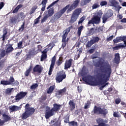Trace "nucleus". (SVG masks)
I'll return each instance as SVG.
<instances>
[{"instance_id":"f257e3e1","label":"nucleus","mask_w":126,"mask_h":126,"mask_svg":"<svg viewBox=\"0 0 126 126\" xmlns=\"http://www.w3.org/2000/svg\"><path fill=\"white\" fill-rule=\"evenodd\" d=\"M97 61L95 62L96 64H95V61H94V63L96 66L100 67L98 69L96 75V77L99 82L96 80L92 81L91 77H84L83 78V80L92 86H97L98 85L100 86L99 88L100 90H103L104 87H106L109 84L108 83L106 82L110 79L111 73H112V67L108 62H104V60L102 59L98 58Z\"/></svg>"},{"instance_id":"f03ea898","label":"nucleus","mask_w":126,"mask_h":126,"mask_svg":"<svg viewBox=\"0 0 126 126\" xmlns=\"http://www.w3.org/2000/svg\"><path fill=\"white\" fill-rule=\"evenodd\" d=\"M25 112L22 114V119L25 120L29 117H30L32 114L35 112L33 108L30 107L29 104H27L25 106Z\"/></svg>"},{"instance_id":"7ed1b4c3","label":"nucleus","mask_w":126,"mask_h":126,"mask_svg":"<svg viewBox=\"0 0 126 126\" xmlns=\"http://www.w3.org/2000/svg\"><path fill=\"white\" fill-rule=\"evenodd\" d=\"M72 29V26H70L63 32V39H62L63 48H64V47L66 46V42L68 41V38H66V37H67V35L68 33H69V32L70 31V29Z\"/></svg>"},{"instance_id":"20e7f679","label":"nucleus","mask_w":126,"mask_h":126,"mask_svg":"<svg viewBox=\"0 0 126 126\" xmlns=\"http://www.w3.org/2000/svg\"><path fill=\"white\" fill-rule=\"evenodd\" d=\"M81 13V8L76 9L72 14L70 23H74L77 20L80 14Z\"/></svg>"},{"instance_id":"39448f33","label":"nucleus","mask_w":126,"mask_h":126,"mask_svg":"<svg viewBox=\"0 0 126 126\" xmlns=\"http://www.w3.org/2000/svg\"><path fill=\"white\" fill-rule=\"evenodd\" d=\"M102 17V13L98 12L97 13L96 16L93 18L88 23L89 26L90 24H98L100 23V19Z\"/></svg>"},{"instance_id":"423d86ee","label":"nucleus","mask_w":126,"mask_h":126,"mask_svg":"<svg viewBox=\"0 0 126 126\" xmlns=\"http://www.w3.org/2000/svg\"><path fill=\"white\" fill-rule=\"evenodd\" d=\"M55 47V44L54 43H50L47 45V47L46 49H45L43 52H42V55L41 57L40 61L41 62H43L44 60H45V59L47 58V53L49 50H52L53 48Z\"/></svg>"},{"instance_id":"0eeeda50","label":"nucleus","mask_w":126,"mask_h":126,"mask_svg":"<svg viewBox=\"0 0 126 126\" xmlns=\"http://www.w3.org/2000/svg\"><path fill=\"white\" fill-rule=\"evenodd\" d=\"M66 76L65 74L63 72L59 73L56 77V80L58 83H60V82H62L65 78Z\"/></svg>"},{"instance_id":"6e6552de","label":"nucleus","mask_w":126,"mask_h":126,"mask_svg":"<svg viewBox=\"0 0 126 126\" xmlns=\"http://www.w3.org/2000/svg\"><path fill=\"white\" fill-rule=\"evenodd\" d=\"M46 109V110L45 115L46 119H49L50 117L55 115V113L53 111V109H50L49 106H47Z\"/></svg>"},{"instance_id":"1a4fd4ad","label":"nucleus","mask_w":126,"mask_h":126,"mask_svg":"<svg viewBox=\"0 0 126 126\" xmlns=\"http://www.w3.org/2000/svg\"><path fill=\"white\" fill-rule=\"evenodd\" d=\"M113 15V11L111 10H109L107 11V13L103 15L102 17L103 23H106L107 19L110 18Z\"/></svg>"},{"instance_id":"9d476101","label":"nucleus","mask_w":126,"mask_h":126,"mask_svg":"<svg viewBox=\"0 0 126 126\" xmlns=\"http://www.w3.org/2000/svg\"><path fill=\"white\" fill-rule=\"evenodd\" d=\"M78 3H79V0H76L74 1L73 4L70 6L68 9L67 10V13L70 12V11H72L73 9H75L76 7H77V6H78Z\"/></svg>"},{"instance_id":"9b49d317","label":"nucleus","mask_w":126,"mask_h":126,"mask_svg":"<svg viewBox=\"0 0 126 126\" xmlns=\"http://www.w3.org/2000/svg\"><path fill=\"white\" fill-rule=\"evenodd\" d=\"M12 82H14V79L12 77H10L9 81L2 80L0 81V84L2 85H11L13 84Z\"/></svg>"},{"instance_id":"f8f14e48","label":"nucleus","mask_w":126,"mask_h":126,"mask_svg":"<svg viewBox=\"0 0 126 126\" xmlns=\"http://www.w3.org/2000/svg\"><path fill=\"white\" fill-rule=\"evenodd\" d=\"M26 94H27V93L21 92L18 94L16 95L15 100L17 102H18L19 100H21V99H22V98H24L25 96H26Z\"/></svg>"},{"instance_id":"ddd939ff","label":"nucleus","mask_w":126,"mask_h":126,"mask_svg":"<svg viewBox=\"0 0 126 126\" xmlns=\"http://www.w3.org/2000/svg\"><path fill=\"white\" fill-rule=\"evenodd\" d=\"M56 63V57L54 56L52 58L51 61V64L50 65L49 71L48 72L49 75H51L52 74V72H53V68H54V66H55V63Z\"/></svg>"},{"instance_id":"4468645a","label":"nucleus","mask_w":126,"mask_h":126,"mask_svg":"<svg viewBox=\"0 0 126 126\" xmlns=\"http://www.w3.org/2000/svg\"><path fill=\"white\" fill-rule=\"evenodd\" d=\"M109 1L111 6H114L117 8H119V9L122 8V7L119 6V2H117L116 0H109Z\"/></svg>"},{"instance_id":"2eb2a0df","label":"nucleus","mask_w":126,"mask_h":126,"mask_svg":"<svg viewBox=\"0 0 126 126\" xmlns=\"http://www.w3.org/2000/svg\"><path fill=\"white\" fill-rule=\"evenodd\" d=\"M9 110L10 112L12 113V112H16L21 110V107L20 106H17L16 105H11L9 107Z\"/></svg>"},{"instance_id":"dca6fc26","label":"nucleus","mask_w":126,"mask_h":126,"mask_svg":"<svg viewBox=\"0 0 126 126\" xmlns=\"http://www.w3.org/2000/svg\"><path fill=\"white\" fill-rule=\"evenodd\" d=\"M126 36H120L114 39L113 40V42L114 43H120V42H122V41H124V42H125V41H126Z\"/></svg>"},{"instance_id":"f3484780","label":"nucleus","mask_w":126,"mask_h":126,"mask_svg":"<svg viewBox=\"0 0 126 126\" xmlns=\"http://www.w3.org/2000/svg\"><path fill=\"white\" fill-rule=\"evenodd\" d=\"M99 39L98 37H94L93 39H92L91 41H90L88 43L87 45V46L88 48H90L91 46H92L93 44H94V43H97L98 41H99Z\"/></svg>"},{"instance_id":"a211bd4d","label":"nucleus","mask_w":126,"mask_h":126,"mask_svg":"<svg viewBox=\"0 0 126 126\" xmlns=\"http://www.w3.org/2000/svg\"><path fill=\"white\" fill-rule=\"evenodd\" d=\"M43 70V67L41 66L40 65H36L33 67V71L34 72H38V73H41Z\"/></svg>"},{"instance_id":"6ab92c4d","label":"nucleus","mask_w":126,"mask_h":126,"mask_svg":"<svg viewBox=\"0 0 126 126\" xmlns=\"http://www.w3.org/2000/svg\"><path fill=\"white\" fill-rule=\"evenodd\" d=\"M124 47H126V41H124V44L120 43L115 47H113V50H119V49H122Z\"/></svg>"},{"instance_id":"aec40b11","label":"nucleus","mask_w":126,"mask_h":126,"mask_svg":"<svg viewBox=\"0 0 126 126\" xmlns=\"http://www.w3.org/2000/svg\"><path fill=\"white\" fill-rule=\"evenodd\" d=\"M13 50H14V49L12 47V45L8 44L7 45L6 53V54H9V53H11Z\"/></svg>"},{"instance_id":"412c9836","label":"nucleus","mask_w":126,"mask_h":126,"mask_svg":"<svg viewBox=\"0 0 126 126\" xmlns=\"http://www.w3.org/2000/svg\"><path fill=\"white\" fill-rule=\"evenodd\" d=\"M71 62H72L71 59L66 61L64 65V69H67V68L70 67V66L71 65Z\"/></svg>"},{"instance_id":"4be33fe9","label":"nucleus","mask_w":126,"mask_h":126,"mask_svg":"<svg viewBox=\"0 0 126 126\" xmlns=\"http://www.w3.org/2000/svg\"><path fill=\"white\" fill-rule=\"evenodd\" d=\"M60 109H61V105L54 104V107L52 109L55 113H56V112H58Z\"/></svg>"},{"instance_id":"5701e85b","label":"nucleus","mask_w":126,"mask_h":126,"mask_svg":"<svg viewBox=\"0 0 126 126\" xmlns=\"http://www.w3.org/2000/svg\"><path fill=\"white\" fill-rule=\"evenodd\" d=\"M101 111H102V109H101V108L94 106V114H101Z\"/></svg>"},{"instance_id":"b1692460","label":"nucleus","mask_w":126,"mask_h":126,"mask_svg":"<svg viewBox=\"0 0 126 126\" xmlns=\"http://www.w3.org/2000/svg\"><path fill=\"white\" fill-rule=\"evenodd\" d=\"M48 17H51L54 14V9L50 8L45 14Z\"/></svg>"},{"instance_id":"393cba45","label":"nucleus","mask_w":126,"mask_h":126,"mask_svg":"<svg viewBox=\"0 0 126 126\" xmlns=\"http://www.w3.org/2000/svg\"><path fill=\"white\" fill-rule=\"evenodd\" d=\"M69 105L70 106L71 111H73V110L75 109V103H74L72 100H70L69 102Z\"/></svg>"},{"instance_id":"a878e982","label":"nucleus","mask_w":126,"mask_h":126,"mask_svg":"<svg viewBox=\"0 0 126 126\" xmlns=\"http://www.w3.org/2000/svg\"><path fill=\"white\" fill-rule=\"evenodd\" d=\"M70 6V5L68 4L66 5L65 7H64L63 9H62L59 12L63 15V13L66 11L67 9H68Z\"/></svg>"},{"instance_id":"bb28decb","label":"nucleus","mask_w":126,"mask_h":126,"mask_svg":"<svg viewBox=\"0 0 126 126\" xmlns=\"http://www.w3.org/2000/svg\"><path fill=\"white\" fill-rule=\"evenodd\" d=\"M55 90V86H50L47 91V94H52L53 91Z\"/></svg>"},{"instance_id":"cd10ccee","label":"nucleus","mask_w":126,"mask_h":126,"mask_svg":"<svg viewBox=\"0 0 126 126\" xmlns=\"http://www.w3.org/2000/svg\"><path fill=\"white\" fill-rule=\"evenodd\" d=\"M115 63H118L120 62V54L117 53L115 54V58L114 59Z\"/></svg>"},{"instance_id":"c85d7f7f","label":"nucleus","mask_w":126,"mask_h":126,"mask_svg":"<svg viewBox=\"0 0 126 126\" xmlns=\"http://www.w3.org/2000/svg\"><path fill=\"white\" fill-rule=\"evenodd\" d=\"M38 8V6L36 5L33 6L32 7L30 12V15H31V14H33L34 12H35V10Z\"/></svg>"},{"instance_id":"c756f323","label":"nucleus","mask_w":126,"mask_h":126,"mask_svg":"<svg viewBox=\"0 0 126 126\" xmlns=\"http://www.w3.org/2000/svg\"><path fill=\"white\" fill-rule=\"evenodd\" d=\"M7 34V31H6V30H4L3 34L2 36V41H4L5 39H7V35H6Z\"/></svg>"},{"instance_id":"7c9ffc66","label":"nucleus","mask_w":126,"mask_h":126,"mask_svg":"<svg viewBox=\"0 0 126 126\" xmlns=\"http://www.w3.org/2000/svg\"><path fill=\"white\" fill-rule=\"evenodd\" d=\"M17 21V17H13L10 20V23L12 24V25H14L15 23H16Z\"/></svg>"},{"instance_id":"2f4dec72","label":"nucleus","mask_w":126,"mask_h":126,"mask_svg":"<svg viewBox=\"0 0 126 126\" xmlns=\"http://www.w3.org/2000/svg\"><path fill=\"white\" fill-rule=\"evenodd\" d=\"M5 56V51L4 50H0V60Z\"/></svg>"},{"instance_id":"473e14b6","label":"nucleus","mask_w":126,"mask_h":126,"mask_svg":"<svg viewBox=\"0 0 126 126\" xmlns=\"http://www.w3.org/2000/svg\"><path fill=\"white\" fill-rule=\"evenodd\" d=\"M32 69V66H30L29 68L28 69H27L26 71V72H25V75L26 76H28V75H29V73H30V72H31Z\"/></svg>"},{"instance_id":"72a5a7b5","label":"nucleus","mask_w":126,"mask_h":126,"mask_svg":"<svg viewBox=\"0 0 126 126\" xmlns=\"http://www.w3.org/2000/svg\"><path fill=\"white\" fill-rule=\"evenodd\" d=\"M96 122L99 125V124H102L103 123H108V121H105L102 119L98 118L97 119H96Z\"/></svg>"},{"instance_id":"f704fd0d","label":"nucleus","mask_w":126,"mask_h":126,"mask_svg":"<svg viewBox=\"0 0 126 126\" xmlns=\"http://www.w3.org/2000/svg\"><path fill=\"white\" fill-rule=\"evenodd\" d=\"M82 30H83V26H82L78 28V36H80V35H81V32H82Z\"/></svg>"},{"instance_id":"c9c22d12","label":"nucleus","mask_w":126,"mask_h":126,"mask_svg":"<svg viewBox=\"0 0 126 126\" xmlns=\"http://www.w3.org/2000/svg\"><path fill=\"white\" fill-rule=\"evenodd\" d=\"M62 14L59 12L55 14L54 17H55L54 20H56V19H59V18H60V17L62 16Z\"/></svg>"},{"instance_id":"e433bc0d","label":"nucleus","mask_w":126,"mask_h":126,"mask_svg":"<svg viewBox=\"0 0 126 126\" xmlns=\"http://www.w3.org/2000/svg\"><path fill=\"white\" fill-rule=\"evenodd\" d=\"M3 117L5 122H8V121H10V117L7 116V115L3 114Z\"/></svg>"},{"instance_id":"4c0bfd02","label":"nucleus","mask_w":126,"mask_h":126,"mask_svg":"<svg viewBox=\"0 0 126 126\" xmlns=\"http://www.w3.org/2000/svg\"><path fill=\"white\" fill-rule=\"evenodd\" d=\"M22 6H23L22 4H20V5H18L17 7L13 10V13H16V12L17 11H18V10L20 8H21V7H22Z\"/></svg>"},{"instance_id":"58836bf2","label":"nucleus","mask_w":126,"mask_h":126,"mask_svg":"<svg viewBox=\"0 0 126 126\" xmlns=\"http://www.w3.org/2000/svg\"><path fill=\"white\" fill-rule=\"evenodd\" d=\"M89 108H90V102L88 101L85 103L84 109H88Z\"/></svg>"},{"instance_id":"ea45409f","label":"nucleus","mask_w":126,"mask_h":126,"mask_svg":"<svg viewBox=\"0 0 126 126\" xmlns=\"http://www.w3.org/2000/svg\"><path fill=\"white\" fill-rule=\"evenodd\" d=\"M70 126H77V122L75 121H72L69 123Z\"/></svg>"},{"instance_id":"a19ab883","label":"nucleus","mask_w":126,"mask_h":126,"mask_svg":"<svg viewBox=\"0 0 126 126\" xmlns=\"http://www.w3.org/2000/svg\"><path fill=\"white\" fill-rule=\"evenodd\" d=\"M59 0H56L54 2H53L51 4H50L47 8V9H49V8H51L52 6H54L55 4H56V2H58Z\"/></svg>"},{"instance_id":"79ce46f5","label":"nucleus","mask_w":126,"mask_h":126,"mask_svg":"<svg viewBox=\"0 0 126 126\" xmlns=\"http://www.w3.org/2000/svg\"><path fill=\"white\" fill-rule=\"evenodd\" d=\"M100 114H102L103 115H107V114H108V110L106 109H101Z\"/></svg>"},{"instance_id":"37998d69","label":"nucleus","mask_w":126,"mask_h":126,"mask_svg":"<svg viewBox=\"0 0 126 126\" xmlns=\"http://www.w3.org/2000/svg\"><path fill=\"white\" fill-rule=\"evenodd\" d=\"M48 17H49L45 14V16L43 18V19L41 20V23H43V22H45V21H46L47 19H48Z\"/></svg>"},{"instance_id":"c03bdc74","label":"nucleus","mask_w":126,"mask_h":126,"mask_svg":"<svg viewBox=\"0 0 126 126\" xmlns=\"http://www.w3.org/2000/svg\"><path fill=\"white\" fill-rule=\"evenodd\" d=\"M41 17H42V16L40 15L37 19L34 20V24H38L39 20H40V18H41Z\"/></svg>"},{"instance_id":"a18cd8bd","label":"nucleus","mask_w":126,"mask_h":126,"mask_svg":"<svg viewBox=\"0 0 126 126\" xmlns=\"http://www.w3.org/2000/svg\"><path fill=\"white\" fill-rule=\"evenodd\" d=\"M85 20V17H82L80 19V20L78 22V24H81V23H82V22H83V21Z\"/></svg>"},{"instance_id":"49530a36","label":"nucleus","mask_w":126,"mask_h":126,"mask_svg":"<svg viewBox=\"0 0 126 126\" xmlns=\"http://www.w3.org/2000/svg\"><path fill=\"white\" fill-rule=\"evenodd\" d=\"M66 90L65 89H63L62 90H60L59 92H58V94H63V93H64V92H65Z\"/></svg>"},{"instance_id":"de8ad7c7","label":"nucleus","mask_w":126,"mask_h":126,"mask_svg":"<svg viewBox=\"0 0 126 126\" xmlns=\"http://www.w3.org/2000/svg\"><path fill=\"white\" fill-rule=\"evenodd\" d=\"M4 67V63L2 62H0V70Z\"/></svg>"},{"instance_id":"09e8293b","label":"nucleus","mask_w":126,"mask_h":126,"mask_svg":"<svg viewBox=\"0 0 126 126\" xmlns=\"http://www.w3.org/2000/svg\"><path fill=\"white\" fill-rule=\"evenodd\" d=\"M108 4V2L106 1H102L100 2L101 6H104V5H107Z\"/></svg>"},{"instance_id":"8fccbe9b","label":"nucleus","mask_w":126,"mask_h":126,"mask_svg":"<svg viewBox=\"0 0 126 126\" xmlns=\"http://www.w3.org/2000/svg\"><path fill=\"white\" fill-rule=\"evenodd\" d=\"M12 89H13V88L12 89H10V88H8L6 90V94H9L10 93H11V91H12Z\"/></svg>"},{"instance_id":"3c124183","label":"nucleus","mask_w":126,"mask_h":126,"mask_svg":"<svg viewBox=\"0 0 126 126\" xmlns=\"http://www.w3.org/2000/svg\"><path fill=\"white\" fill-rule=\"evenodd\" d=\"M113 116L115 118H120V115L119 114V112H114Z\"/></svg>"},{"instance_id":"603ef678","label":"nucleus","mask_w":126,"mask_h":126,"mask_svg":"<svg viewBox=\"0 0 126 126\" xmlns=\"http://www.w3.org/2000/svg\"><path fill=\"white\" fill-rule=\"evenodd\" d=\"M37 87H38V84H34L31 87V89H35V88H37Z\"/></svg>"},{"instance_id":"864d4df0","label":"nucleus","mask_w":126,"mask_h":126,"mask_svg":"<svg viewBox=\"0 0 126 126\" xmlns=\"http://www.w3.org/2000/svg\"><path fill=\"white\" fill-rule=\"evenodd\" d=\"M99 6H100V5H99V4L96 3L94 4L93 5L92 7L93 9H95L96 8H98V7H99Z\"/></svg>"},{"instance_id":"5fc2aeb1","label":"nucleus","mask_w":126,"mask_h":126,"mask_svg":"<svg viewBox=\"0 0 126 126\" xmlns=\"http://www.w3.org/2000/svg\"><path fill=\"white\" fill-rule=\"evenodd\" d=\"M92 0H84V3H82V5H85L87 3H89Z\"/></svg>"},{"instance_id":"6e6d98bb","label":"nucleus","mask_w":126,"mask_h":126,"mask_svg":"<svg viewBox=\"0 0 126 126\" xmlns=\"http://www.w3.org/2000/svg\"><path fill=\"white\" fill-rule=\"evenodd\" d=\"M18 48L19 49H21V48H22V41H20L18 43Z\"/></svg>"},{"instance_id":"4d7b16f0","label":"nucleus","mask_w":126,"mask_h":126,"mask_svg":"<svg viewBox=\"0 0 126 126\" xmlns=\"http://www.w3.org/2000/svg\"><path fill=\"white\" fill-rule=\"evenodd\" d=\"M12 85H19V82L17 81H15L14 82H12Z\"/></svg>"},{"instance_id":"13d9d810","label":"nucleus","mask_w":126,"mask_h":126,"mask_svg":"<svg viewBox=\"0 0 126 126\" xmlns=\"http://www.w3.org/2000/svg\"><path fill=\"white\" fill-rule=\"evenodd\" d=\"M97 126H110L108 124H106L104 123L99 124Z\"/></svg>"},{"instance_id":"bf43d9fd","label":"nucleus","mask_w":126,"mask_h":126,"mask_svg":"<svg viewBox=\"0 0 126 126\" xmlns=\"http://www.w3.org/2000/svg\"><path fill=\"white\" fill-rule=\"evenodd\" d=\"M24 30V23L21 26L20 28L19 29L20 31H23Z\"/></svg>"},{"instance_id":"052dcab7","label":"nucleus","mask_w":126,"mask_h":126,"mask_svg":"<svg viewBox=\"0 0 126 126\" xmlns=\"http://www.w3.org/2000/svg\"><path fill=\"white\" fill-rule=\"evenodd\" d=\"M115 103L116 104H120L121 103V99L117 98L115 100Z\"/></svg>"},{"instance_id":"680f3d73","label":"nucleus","mask_w":126,"mask_h":126,"mask_svg":"<svg viewBox=\"0 0 126 126\" xmlns=\"http://www.w3.org/2000/svg\"><path fill=\"white\" fill-rule=\"evenodd\" d=\"M47 0H43L42 1V5L46 6V4H47Z\"/></svg>"},{"instance_id":"e2e57ef3","label":"nucleus","mask_w":126,"mask_h":126,"mask_svg":"<svg viewBox=\"0 0 126 126\" xmlns=\"http://www.w3.org/2000/svg\"><path fill=\"white\" fill-rule=\"evenodd\" d=\"M3 6H4V4L3 3V2H1L0 3V9H1Z\"/></svg>"},{"instance_id":"0e129e2a","label":"nucleus","mask_w":126,"mask_h":126,"mask_svg":"<svg viewBox=\"0 0 126 126\" xmlns=\"http://www.w3.org/2000/svg\"><path fill=\"white\" fill-rule=\"evenodd\" d=\"M114 38V35H112L110 36L109 37L107 38V41H111L112 39Z\"/></svg>"},{"instance_id":"69168bd1","label":"nucleus","mask_w":126,"mask_h":126,"mask_svg":"<svg viewBox=\"0 0 126 126\" xmlns=\"http://www.w3.org/2000/svg\"><path fill=\"white\" fill-rule=\"evenodd\" d=\"M121 22H122V23H126V18H123L121 20Z\"/></svg>"},{"instance_id":"338daca9","label":"nucleus","mask_w":126,"mask_h":126,"mask_svg":"<svg viewBox=\"0 0 126 126\" xmlns=\"http://www.w3.org/2000/svg\"><path fill=\"white\" fill-rule=\"evenodd\" d=\"M77 89L79 92H81V91H82V88L81 87H78Z\"/></svg>"},{"instance_id":"774afa93","label":"nucleus","mask_w":126,"mask_h":126,"mask_svg":"<svg viewBox=\"0 0 126 126\" xmlns=\"http://www.w3.org/2000/svg\"><path fill=\"white\" fill-rule=\"evenodd\" d=\"M117 17L120 19H122L123 18V15H118Z\"/></svg>"}]
</instances>
